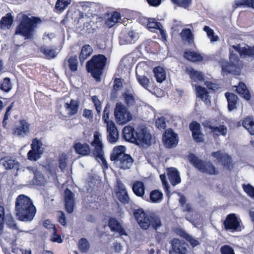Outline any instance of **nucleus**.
Masks as SVG:
<instances>
[{
	"label": "nucleus",
	"instance_id": "obj_1",
	"mask_svg": "<svg viewBox=\"0 0 254 254\" xmlns=\"http://www.w3.org/2000/svg\"><path fill=\"white\" fill-rule=\"evenodd\" d=\"M36 208L32 200L24 194L19 195L15 201V213L22 221H31L35 215Z\"/></svg>",
	"mask_w": 254,
	"mask_h": 254
},
{
	"label": "nucleus",
	"instance_id": "obj_2",
	"mask_svg": "<svg viewBox=\"0 0 254 254\" xmlns=\"http://www.w3.org/2000/svg\"><path fill=\"white\" fill-rule=\"evenodd\" d=\"M235 47L236 45H233L229 48V63L224 59L220 60L222 74L224 76L228 73L239 75L243 68L242 62L239 60V51L236 50V48H234Z\"/></svg>",
	"mask_w": 254,
	"mask_h": 254
},
{
	"label": "nucleus",
	"instance_id": "obj_3",
	"mask_svg": "<svg viewBox=\"0 0 254 254\" xmlns=\"http://www.w3.org/2000/svg\"><path fill=\"white\" fill-rule=\"evenodd\" d=\"M41 21L38 17L32 16L29 17L23 15L19 25L16 27L15 35L23 36L25 39H32L34 36L37 24Z\"/></svg>",
	"mask_w": 254,
	"mask_h": 254
},
{
	"label": "nucleus",
	"instance_id": "obj_4",
	"mask_svg": "<svg viewBox=\"0 0 254 254\" xmlns=\"http://www.w3.org/2000/svg\"><path fill=\"white\" fill-rule=\"evenodd\" d=\"M107 62V58L103 55L99 54L93 56L86 63V68L87 71L91 73L92 76L97 81H100L101 76Z\"/></svg>",
	"mask_w": 254,
	"mask_h": 254
},
{
	"label": "nucleus",
	"instance_id": "obj_5",
	"mask_svg": "<svg viewBox=\"0 0 254 254\" xmlns=\"http://www.w3.org/2000/svg\"><path fill=\"white\" fill-rule=\"evenodd\" d=\"M125 146L122 145L115 147L110 156L111 161L124 170L129 169L133 162L132 157L125 153Z\"/></svg>",
	"mask_w": 254,
	"mask_h": 254
},
{
	"label": "nucleus",
	"instance_id": "obj_6",
	"mask_svg": "<svg viewBox=\"0 0 254 254\" xmlns=\"http://www.w3.org/2000/svg\"><path fill=\"white\" fill-rule=\"evenodd\" d=\"M188 158L190 162L200 172L211 175H217L219 173L218 170L211 162L203 161L193 154H190Z\"/></svg>",
	"mask_w": 254,
	"mask_h": 254
},
{
	"label": "nucleus",
	"instance_id": "obj_7",
	"mask_svg": "<svg viewBox=\"0 0 254 254\" xmlns=\"http://www.w3.org/2000/svg\"><path fill=\"white\" fill-rule=\"evenodd\" d=\"M114 115L117 123L121 125L125 124L132 119L131 114L121 102L117 103L114 110Z\"/></svg>",
	"mask_w": 254,
	"mask_h": 254
},
{
	"label": "nucleus",
	"instance_id": "obj_8",
	"mask_svg": "<svg viewBox=\"0 0 254 254\" xmlns=\"http://www.w3.org/2000/svg\"><path fill=\"white\" fill-rule=\"evenodd\" d=\"M31 146V150L27 154L28 158L30 160L36 161L40 158L43 152V143L41 141L35 138L32 140Z\"/></svg>",
	"mask_w": 254,
	"mask_h": 254
},
{
	"label": "nucleus",
	"instance_id": "obj_9",
	"mask_svg": "<svg viewBox=\"0 0 254 254\" xmlns=\"http://www.w3.org/2000/svg\"><path fill=\"white\" fill-rule=\"evenodd\" d=\"M134 142L138 145L151 144V135L146 128H138L135 132Z\"/></svg>",
	"mask_w": 254,
	"mask_h": 254
},
{
	"label": "nucleus",
	"instance_id": "obj_10",
	"mask_svg": "<svg viewBox=\"0 0 254 254\" xmlns=\"http://www.w3.org/2000/svg\"><path fill=\"white\" fill-rule=\"evenodd\" d=\"M172 250L169 254H189L188 245L184 241L174 239L171 241Z\"/></svg>",
	"mask_w": 254,
	"mask_h": 254
},
{
	"label": "nucleus",
	"instance_id": "obj_11",
	"mask_svg": "<svg viewBox=\"0 0 254 254\" xmlns=\"http://www.w3.org/2000/svg\"><path fill=\"white\" fill-rule=\"evenodd\" d=\"M23 171L25 174H29L33 176L32 184L39 186H42L45 182V179L43 174L38 171L35 167L28 166L23 168Z\"/></svg>",
	"mask_w": 254,
	"mask_h": 254
},
{
	"label": "nucleus",
	"instance_id": "obj_12",
	"mask_svg": "<svg viewBox=\"0 0 254 254\" xmlns=\"http://www.w3.org/2000/svg\"><path fill=\"white\" fill-rule=\"evenodd\" d=\"M223 224L226 230L234 232L241 229L240 221L234 213L228 215Z\"/></svg>",
	"mask_w": 254,
	"mask_h": 254
},
{
	"label": "nucleus",
	"instance_id": "obj_13",
	"mask_svg": "<svg viewBox=\"0 0 254 254\" xmlns=\"http://www.w3.org/2000/svg\"><path fill=\"white\" fill-rule=\"evenodd\" d=\"M91 145L95 156L98 158L104 155L103 143L101 139V134L99 132L96 131L94 133V139Z\"/></svg>",
	"mask_w": 254,
	"mask_h": 254
},
{
	"label": "nucleus",
	"instance_id": "obj_14",
	"mask_svg": "<svg viewBox=\"0 0 254 254\" xmlns=\"http://www.w3.org/2000/svg\"><path fill=\"white\" fill-rule=\"evenodd\" d=\"M211 156L216 158L219 163H221L226 168L230 169L232 168V158L227 154L221 151H217L212 152Z\"/></svg>",
	"mask_w": 254,
	"mask_h": 254
},
{
	"label": "nucleus",
	"instance_id": "obj_15",
	"mask_svg": "<svg viewBox=\"0 0 254 254\" xmlns=\"http://www.w3.org/2000/svg\"><path fill=\"white\" fill-rule=\"evenodd\" d=\"M163 140L165 145L168 148L176 146L178 142L177 134L172 129H167L164 134Z\"/></svg>",
	"mask_w": 254,
	"mask_h": 254
},
{
	"label": "nucleus",
	"instance_id": "obj_16",
	"mask_svg": "<svg viewBox=\"0 0 254 254\" xmlns=\"http://www.w3.org/2000/svg\"><path fill=\"white\" fill-rule=\"evenodd\" d=\"M107 139L111 143H115L119 139V132L115 123L110 121L107 125Z\"/></svg>",
	"mask_w": 254,
	"mask_h": 254
},
{
	"label": "nucleus",
	"instance_id": "obj_17",
	"mask_svg": "<svg viewBox=\"0 0 254 254\" xmlns=\"http://www.w3.org/2000/svg\"><path fill=\"white\" fill-rule=\"evenodd\" d=\"M30 125L25 120H21L19 125L13 129V134L18 136L24 137L29 132Z\"/></svg>",
	"mask_w": 254,
	"mask_h": 254
},
{
	"label": "nucleus",
	"instance_id": "obj_18",
	"mask_svg": "<svg viewBox=\"0 0 254 254\" xmlns=\"http://www.w3.org/2000/svg\"><path fill=\"white\" fill-rule=\"evenodd\" d=\"M74 193L72 192L68 189H66L65 190V207L66 210L69 213H72L73 211V206L74 204Z\"/></svg>",
	"mask_w": 254,
	"mask_h": 254
},
{
	"label": "nucleus",
	"instance_id": "obj_19",
	"mask_svg": "<svg viewBox=\"0 0 254 254\" xmlns=\"http://www.w3.org/2000/svg\"><path fill=\"white\" fill-rule=\"evenodd\" d=\"M64 107L68 116H72L77 113L79 107V102L77 100L71 99L69 103L64 104Z\"/></svg>",
	"mask_w": 254,
	"mask_h": 254
},
{
	"label": "nucleus",
	"instance_id": "obj_20",
	"mask_svg": "<svg viewBox=\"0 0 254 254\" xmlns=\"http://www.w3.org/2000/svg\"><path fill=\"white\" fill-rule=\"evenodd\" d=\"M137 39V34L133 30H130L127 34L125 35L122 34L120 37V44L121 45L130 44L134 43Z\"/></svg>",
	"mask_w": 254,
	"mask_h": 254
},
{
	"label": "nucleus",
	"instance_id": "obj_21",
	"mask_svg": "<svg viewBox=\"0 0 254 254\" xmlns=\"http://www.w3.org/2000/svg\"><path fill=\"white\" fill-rule=\"evenodd\" d=\"M190 130L192 132V134L194 140L196 142H201L202 141L203 134L200 130V126L196 122H193L190 124Z\"/></svg>",
	"mask_w": 254,
	"mask_h": 254
},
{
	"label": "nucleus",
	"instance_id": "obj_22",
	"mask_svg": "<svg viewBox=\"0 0 254 254\" xmlns=\"http://www.w3.org/2000/svg\"><path fill=\"white\" fill-rule=\"evenodd\" d=\"M0 164L4 166L6 169H19V164L15 160L11 159L9 157H5L0 159Z\"/></svg>",
	"mask_w": 254,
	"mask_h": 254
},
{
	"label": "nucleus",
	"instance_id": "obj_23",
	"mask_svg": "<svg viewBox=\"0 0 254 254\" xmlns=\"http://www.w3.org/2000/svg\"><path fill=\"white\" fill-rule=\"evenodd\" d=\"M125 101L127 105L129 108H135L140 105L139 99L134 94L126 93L124 95Z\"/></svg>",
	"mask_w": 254,
	"mask_h": 254
},
{
	"label": "nucleus",
	"instance_id": "obj_24",
	"mask_svg": "<svg viewBox=\"0 0 254 254\" xmlns=\"http://www.w3.org/2000/svg\"><path fill=\"white\" fill-rule=\"evenodd\" d=\"M78 61L76 56L71 57L68 59H65L64 60L63 66L66 70L68 67L72 72H75L77 70Z\"/></svg>",
	"mask_w": 254,
	"mask_h": 254
},
{
	"label": "nucleus",
	"instance_id": "obj_25",
	"mask_svg": "<svg viewBox=\"0 0 254 254\" xmlns=\"http://www.w3.org/2000/svg\"><path fill=\"white\" fill-rule=\"evenodd\" d=\"M197 96L202 99L206 104H209L211 102V97L207 91V90L199 85L195 86Z\"/></svg>",
	"mask_w": 254,
	"mask_h": 254
},
{
	"label": "nucleus",
	"instance_id": "obj_26",
	"mask_svg": "<svg viewBox=\"0 0 254 254\" xmlns=\"http://www.w3.org/2000/svg\"><path fill=\"white\" fill-rule=\"evenodd\" d=\"M234 48H236V50L239 51V55L241 57L245 58L247 56H254V46L250 47L246 45L244 47H241L240 45H237Z\"/></svg>",
	"mask_w": 254,
	"mask_h": 254
},
{
	"label": "nucleus",
	"instance_id": "obj_27",
	"mask_svg": "<svg viewBox=\"0 0 254 254\" xmlns=\"http://www.w3.org/2000/svg\"><path fill=\"white\" fill-rule=\"evenodd\" d=\"M108 225L112 231L118 232L120 235H126L125 229L122 227L121 224L115 218H110L109 221Z\"/></svg>",
	"mask_w": 254,
	"mask_h": 254
},
{
	"label": "nucleus",
	"instance_id": "obj_28",
	"mask_svg": "<svg viewBox=\"0 0 254 254\" xmlns=\"http://www.w3.org/2000/svg\"><path fill=\"white\" fill-rule=\"evenodd\" d=\"M168 176L171 184L173 186H176L181 183V180L179 172L177 169L172 168L169 170L168 172Z\"/></svg>",
	"mask_w": 254,
	"mask_h": 254
},
{
	"label": "nucleus",
	"instance_id": "obj_29",
	"mask_svg": "<svg viewBox=\"0 0 254 254\" xmlns=\"http://www.w3.org/2000/svg\"><path fill=\"white\" fill-rule=\"evenodd\" d=\"M43 225L45 228L51 230V233L54 235V237L51 239L53 242H57L58 243H61L62 242L60 236L57 234V230L55 225L51 223L50 220H45L44 222Z\"/></svg>",
	"mask_w": 254,
	"mask_h": 254
},
{
	"label": "nucleus",
	"instance_id": "obj_30",
	"mask_svg": "<svg viewBox=\"0 0 254 254\" xmlns=\"http://www.w3.org/2000/svg\"><path fill=\"white\" fill-rule=\"evenodd\" d=\"M135 132L136 131L132 127H125L123 130V136L126 140L134 142Z\"/></svg>",
	"mask_w": 254,
	"mask_h": 254
},
{
	"label": "nucleus",
	"instance_id": "obj_31",
	"mask_svg": "<svg viewBox=\"0 0 254 254\" xmlns=\"http://www.w3.org/2000/svg\"><path fill=\"white\" fill-rule=\"evenodd\" d=\"M93 52V49L89 45H85L82 47L81 51L79 56V59L81 64L86 59H87V58L92 55Z\"/></svg>",
	"mask_w": 254,
	"mask_h": 254
},
{
	"label": "nucleus",
	"instance_id": "obj_32",
	"mask_svg": "<svg viewBox=\"0 0 254 254\" xmlns=\"http://www.w3.org/2000/svg\"><path fill=\"white\" fill-rule=\"evenodd\" d=\"M74 148L77 153L82 155H88L91 151L89 145L85 143H76L74 145Z\"/></svg>",
	"mask_w": 254,
	"mask_h": 254
},
{
	"label": "nucleus",
	"instance_id": "obj_33",
	"mask_svg": "<svg viewBox=\"0 0 254 254\" xmlns=\"http://www.w3.org/2000/svg\"><path fill=\"white\" fill-rule=\"evenodd\" d=\"M182 41L187 42L189 44L194 43V36L190 29H184L180 33Z\"/></svg>",
	"mask_w": 254,
	"mask_h": 254
},
{
	"label": "nucleus",
	"instance_id": "obj_34",
	"mask_svg": "<svg viewBox=\"0 0 254 254\" xmlns=\"http://www.w3.org/2000/svg\"><path fill=\"white\" fill-rule=\"evenodd\" d=\"M225 96L227 100L228 110L232 111L236 108L238 97L235 94L228 92L225 93Z\"/></svg>",
	"mask_w": 254,
	"mask_h": 254
},
{
	"label": "nucleus",
	"instance_id": "obj_35",
	"mask_svg": "<svg viewBox=\"0 0 254 254\" xmlns=\"http://www.w3.org/2000/svg\"><path fill=\"white\" fill-rule=\"evenodd\" d=\"M133 192L138 196L142 197L145 192V186L143 182L135 181L132 186Z\"/></svg>",
	"mask_w": 254,
	"mask_h": 254
},
{
	"label": "nucleus",
	"instance_id": "obj_36",
	"mask_svg": "<svg viewBox=\"0 0 254 254\" xmlns=\"http://www.w3.org/2000/svg\"><path fill=\"white\" fill-rule=\"evenodd\" d=\"M153 73L156 81L158 82L162 83L166 79V72L164 69L160 67L157 66L153 69Z\"/></svg>",
	"mask_w": 254,
	"mask_h": 254
},
{
	"label": "nucleus",
	"instance_id": "obj_37",
	"mask_svg": "<svg viewBox=\"0 0 254 254\" xmlns=\"http://www.w3.org/2000/svg\"><path fill=\"white\" fill-rule=\"evenodd\" d=\"M236 91L239 94H241L246 100H250L251 97V95L246 85L244 83L240 82L239 83L237 87Z\"/></svg>",
	"mask_w": 254,
	"mask_h": 254
},
{
	"label": "nucleus",
	"instance_id": "obj_38",
	"mask_svg": "<svg viewBox=\"0 0 254 254\" xmlns=\"http://www.w3.org/2000/svg\"><path fill=\"white\" fill-rule=\"evenodd\" d=\"M209 128L214 134L217 136L221 135L225 136L227 133V128L224 125H220L218 127L210 126Z\"/></svg>",
	"mask_w": 254,
	"mask_h": 254
},
{
	"label": "nucleus",
	"instance_id": "obj_39",
	"mask_svg": "<svg viewBox=\"0 0 254 254\" xmlns=\"http://www.w3.org/2000/svg\"><path fill=\"white\" fill-rule=\"evenodd\" d=\"M243 126L251 135H254V122L252 118H247L243 122Z\"/></svg>",
	"mask_w": 254,
	"mask_h": 254
},
{
	"label": "nucleus",
	"instance_id": "obj_40",
	"mask_svg": "<svg viewBox=\"0 0 254 254\" xmlns=\"http://www.w3.org/2000/svg\"><path fill=\"white\" fill-rule=\"evenodd\" d=\"M184 57L188 60L193 62L201 61L202 60V57L199 54L193 51L186 52Z\"/></svg>",
	"mask_w": 254,
	"mask_h": 254
},
{
	"label": "nucleus",
	"instance_id": "obj_41",
	"mask_svg": "<svg viewBox=\"0 0 254 254\" xmlns=\"http://www.w3.org/2000/svg\"><path fill=\"white\" fill-rule=\"evenodd\" d=\"M139 70V65L136 67V72L137 75V78L140 84L144 88L147 89L149 86L150 81L149 79L144 75H140L138 74V72Z\"/></svg>",
	"mask_w": 254,
	"mask_h": 254
},
{
	"label": "nucleus",
	"instance_id": "obj_42",
	"mask_svg": "<svg viewBox=\"0 0 254 254\" xmlns=\"http://www.w3.org/2000/svg\"><path fill=\"white\" fill-rule=\"evenodd\" d=\"M121 20V14L119 12H114L106 21L109 27L113 26L116 23L119 22Z\"/></svg>",
	"mask_w": 254,
	"mask_h": 254
},
{
	"label": "nucleus",
	"instance_id": "obj_43",
	"mask_svg": "<svg viewBox=\"0 0 254 254\" xmlns=\"http://www.w3.org/2000/svg\"><path fill=\"white\" fill-rule=\"evenodd\" d=\"M150 199L152 202L159 203L163 199V194L158 190H153L150 192Z\"/></svg>",
	"mask_w": 254,
	"mask_h": 254
},
{
	"label": "nucleus",
	"instance_id": "obj_44",
	"mask_svg": "<svg viewBox=\"0 0 254 254\" xmlns=\"http://www.w3.org/2000/svg\"><path fill=\"white\" fill-rule=\"evenodd\" d=\"M41 52L43 53L47 59H50L56 57L57 53L54 49H51L45 47H41L40 48Z\"/></svg>",
	"mask_w": 254,
	"mask_h": 254
},
{
	"label": "nucleus",
	"instance_id": "obj_45",
	"mask_svg": "<svg viewBox=\"0 0 254 254\" xmlns=\"http://www.w3.org/2000/svg\"><path fill=\"white\" fill-rule=\"evenodd\" d=\"M242 6H247L254 8V0H235L233 8L236 9L237 7Z\"/></svg>",
	"mask_w": 254,
	"mask_h": 254
},
{
	"label": "nucleus",
	"instance_id": "obj_46",
	"mask_svg": "<svg viewBox=\"0 0 254 254\" xmlns=\"http://www.w3.org/2000/svg\"><path fill=\"white\" fill-rule=\"evenodd\" d=\"M13 22V18L10 14H7L6 16L3 17L0 21L1 26L2 28L7 27L9 28Z\"/></svg>",
	"mask_w": 254,
	"mask_h": 254
},
{
	"label": "nucleus",
	"instance_id": "obj_47",
	"mask_svg": "<svg viewBox=\"0 0 254 254\" xmlns=\"http://www.w3.org/2000/svg\"><path fill=\"white\" fill-rule=\"evenodd\" d=\"M12 88V83L9 78L6 77L0 83V89L6 92L9 91Z\"/></svg>",
	"mask_w": 254,
	"mask_h": 254
},
{
	"label": "nucleus",
	"instance_id": "obj_48",
	"mask_svg": "<svg viewBox=\"0 0 254 254\" xmlns=\"http://www.w3.org/2000/svg\"><path fill=\"white\" fill-rule=\"evenodd\" d=\"M150 225L156 230L162 225L160 218L154 214L150 216Z\"/></svg>",
	"mask_w": 254,
	"mask_h": 254
},
{
	"label": "nucleus",
	"instance_id": "obj_49",
	"mask_svg": "<svg viewBox=\"0 0 254 254\" xmlns=\"http://www.w3.org/2000/svg\"><path fill=\"white\" fill-rule=\"evenodd\" d=\"M71 3V0H57L55 7L60 11H63Z\"/></svg>",
	"mask_w": 254,
	"mask_h": 254
},
{
	"label": "nucleus",
	"instance_id": "obj_50",
	"mask_svg": "<svg viewBox=\"0 0 254 254\" xmlns=\"http://www.w3.org/2000/svg\"><path fill=\"white\" fill-rule=\"evenodd\" d=\"M203 30L206 32L208 38L210 39L211 42H215L218 40V36L214 35V31L209 26H205L203 28Z\"/></svg>",
	"mask_w": 254,
	"mask_h": 254
},
{
	"label": "nucleus",
	"instance_id": "obj_51",
	"mask_svg": "<svg viewBox=\"0 0 254 254\" xmlns=\"http://www.w3.org/2000/svg\"><path fill=\"white\" fill-rule=\"evenodd\" d=\"M89 244L88 241L84 238H82L78 242V248L81 252H86L89 249Z\"/></svg>",
	"mask_w": 254,
	"mask_h": 254
},
{
	"label": "nucleus",
	"instance_id": "obj_52",
	"mask_svg": "<svg viewBox=\"0 0 254 254\" xmlns=\"http://www.w3.org/2000/svg\"><path fill=\"white\" fill-rule=\"evenodd\" d=\"M6 225L10 229L17 230V225L11 215H6L5 217Z\"/></svg>",
	"mask_w": 254,
	"mask_h": 254
},
{
	"label": "nucleus",
	"instance_id": "obj_53",
	"mask_svg": "<svg viewBox=\"0 0 254 254\" xmlns=\"http://www.w3.org/2000/svg\"><path fill=\"white\" fill-rule=\"evenodd\" d=\"M147 26L149 29H158L161 28L162 25L160 23L157 22L155 19L149 18Z\"/></svg>",
	"mask_w": 254,
	"mask_h": 254
},
{
	"label": "nucleus",
	"instance_id": "obj_54",
	"mask_svg": "<svg viewBox=\"0 0 254 254\" xmlns=\"http://www.w3.org/2000/svg\"><path fill=\"white\" fill-rule=\"evenodd\" d=\"M138 224L139 226L144 230H147L149 228L150 226V216L146 215L141 220Z\"/></svg>",
	"mask_w": 254,
	"mask_h": 254
},
{
	"label": "nucleus",
	"instance_id": "obj_55",
	"mask_svg": "<svg viewBox=\"0 0 254 254\" xmlns=\"http://www.w3.org/2000/svg\"><path fill=\"white\" fill-rule=\"evenodd\" d=\"M133 215L138 223L141 221L142 219L146 215V214L141 209L134 210Z\"/></svg>",
	"mask_w": 254,
	"mask_h": 254
},
{
	"label": "nucleus",
	"instance_id": "obj_56",
	"mask_svg": "<svg viewBox=\"0 0 254 254\" xmlns=\"http://www.w3.org/2000/svg\"><path fill=\"white\" fill-rule=\"evenodd\" d=\"M174 4L185 8H188L191 4L192 0H171Z\"/></svg>",
	"mask_w": 254,
	"mask_h": 254
},
{
	"label": "nucleus",
	"instance_id": "obj_57",
	"mask_svg": "<svg viewBox=\"0 0 254 254\" xmlns=\"http://www.w3.org/2000/svg\"><path fill=\"white\" fill-rule=\"evenodd\" d=\"M243 188L247 194L254 199V187L250 184H243Z\"/></svg>",
	"mask_w": 254,
	"mask_h": 254
},
{
	"label": "nucleus",
	"instance_id": "obj_58",
	"mask_svg": "<svg viewBox=\"0 0 254 254\" xmlns=\"http://www.w3.org/2000/svg\"><path fill=\"white\" fill-rule=\"evenodd\" d=\"M117 195L120 201L124 203L127 204L129 202V196L127 194V191L125 192H117Z\"/></svg>",
	"mask_w": 254,
	"mask_h": 254
},
{
	"label": "nucleus",
	"instance_id": "obj_59",
	"mask_svg": "<svg viewBox=\"0 0 254 254\" xmlns=\"http://www.w3.org/2000/svg\"><path fill=\"white\" fill-rule=\"evenodd\" d=\"M155 125L159 129H164L166 127L165 118L160 117L157 119L155 122Z\"/></svg>",
	"mask_w": 254,
	"mask_h": 254
},
{
	"label": "nucleus",
	"instance_id": "obj_60",
	"mask_svg": "<svg viewBox=\"0 0 254 254\" xmlns=\"http://www.w3.org/2000/svg\"><path fill=\"white\" fill-rule=\"evenodd\" d=\"M220 251L221 254H235L233 249L227 245L222 246Z\"/></svg>",
	"mask_w": 254,
	"mask_h": 254
},
{
	"label": "nucleus",
	"instance_id": "obj_61",
	"mask_svg": "<svg viewBox=\"0 0 254 254\" xmlns=\"http://www.w3.org/2000/svg\"><path fill=\"white\" fill-rule=\"evenodd\" d=\"M92 101L95 106L96 110L97 111V114L100 115L101 112L102 106L101 105V102L98 99V98L96 96H94L92 97Z\"/></svg>",
	"mask_w": 254,
	"mask_h": 254
},
{
	"label": "nucleus",
	"instance_id": "obj_62",
	"mask_svg": "<svg viewBox=\"0 0 254 254\" xmlns=\"http://www.w3.org/2000/svg\"><path fill=\"white\" fill-rule=\"evenodd\" d=\"M189 71V74L191 76V78L196 77L198 80H202L203 79V75L202 72L194 70L191 69Z\"/></svg>",
	"mask_w": 254,
	"mask_h": 254
},
{
	"label": "nucleus",
	"instance_id": "obj_63",
	"mask_svg": "<svg viewBox=\"0 0 254 254\" xmlns=\"http://www.w3.org/2000/svg\"><path fill=\"white\" fill-rule=\"evenodd\" d=\"M109 113H110V106L108 105V104H107L105 108H104L103 114V117L102 119L104 121L105 123L107 124V125H108V123H110L108 121L109 118Z\"/></svg>",
	"mask_w": 254,
	"mask_h": 254
},
{
	"label": "nucleus",
	"instance_id": "obj_64",
	"mask_svg": "<svg viewBox=\"0 0 254 254\" xmlns=\"http://www.w3.org/2000/svg\"><path fill=\"white\" fill-rule=\"evenodd\" d=\"M12 252L14 254H31V251L23 250L18 247L13 248Z\"/></svg>",
	"mask_w": 254,
	"mask_h": 254
}]
</instances>
